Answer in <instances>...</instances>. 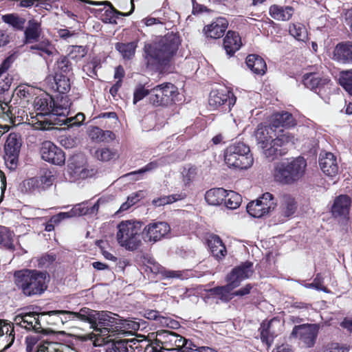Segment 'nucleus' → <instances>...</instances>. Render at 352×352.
I'll list each match as a JSON object with an SVG mask.
<instances>
[{"label": "nucleus", "instance_id": "obj_1", "mask_svg": "<svg viewBox=\"0 0 352 352\" xmlns=\"http://www.w3.org/2000/svg\"><path fill=\"white\" fill-rule=\"evenodd\" d=\"M14 282L25 296H41L47 289L49 276L45 272L26 269L14 272Z\"/></svg>", "mask_w": 352, "mask_h": 352}, {"label": "nucleus", "instance_id": "obj_2", "mask_svg": "<svg viewBox=\"0 0 352 352\" xmlns=\"http://www.w3.org/2000/svg\"><path fill=\"white\" fill-rule=\"evenodd\" d=\"M57 314H69L77 317L78 320L89 322L91 326L112 327L113 324H118L124 327H128L136 329L139 325L136 322L122 320L120 316L111 312H98L87 307L82 308L79 312L74 311H55Z\"/></svg>", "mask_w": 352, "mask_h": 352}, {"label": "nucleus", "instance_id": "obj_3", "mask_svg": "<svg viewBox=\"0 0 352 352\" xmlns=\"http://www.w3.org/2000/svg\"><path fill=\"white\" fill-rule=\"evenodd\" d=\"M180 40L179 36L168 33L160 40L145 46L146 58L148 64H163L168 61L177 52Z\"/></svg>", "mask_w": 352, "mask_h": 352}, {"label": "nucleus", "instance_id": "obj_4", "mask_svg": "<svg viewBox=\"0 0 352 352\" xmlns=\"http://www.w3.org/2000/svg\"><path fill=\"white\" fill-rule=\"evenodd\" d=\"M116 240L122 248L129 251L138 250L142 244V223L138 221H122L117 226Z\"/></svg>", "mask_w": 352, "mask_h": 352}, {"label": "nucleus", "instance_id": "obj_5", "mask_svg": "<svg viewBox=\"0 0 352 352\" xmlns=\"http://www.w3.org/2000/svg\"><path fill=\"white\" fill-rule=\"evenodd\" d=\"M224 158L229 167L241 169L251 167L254 162L249 147L242 142L229 146L225 151Z\"/></svg>", "mask_w": 352, "mask_h": 352}, {"label": "nucleus", "instance_id": "obj_6", "mask_svg": "<svg viewBox=\"0 0 352 352\" xmlns=\"http://www.w3.org/2000/svg\"><path fill=\"white\" fill-rule=\"evenodd\" d=\"M53 105V99L48 95L36 97L34 100V107L40 112L37 113L34 117L31 116L30 119L26 118L29 124H31L36 130H47L51 129V121L52 120H48L47 116L50 111H52ZM26 117H28L27 115Z\"/></svg>", "mask_w": 352, "mask_h": 352}, {"label": "nucleus", "instance_id": "obj_7", "mask_svg": "<svg viewBox=\"0 0 352 352\" xmlns=\"http://www.w3.org/2000/svg\"><path fill=\"white\" fill-rule=\"evenodd\" d=\"M252 274V263L251 262L243 263L232 270L226 276L228 284L217 288V290L221 294L229 293L233 289L239 287L243 280L250 278Z\"/></svg>", "mask_w": 352, "mask_h": 352}, {"label": "nucleus", "instance_id": "obj_8", "mask_svg": "<svg viewBox=\"0 0 352 352\" xmlns=\"http://www.w3.org/2000/svg\"><path fill=\"white\" fill-rule=\"evenodd\" d=\"M319 329L320 325L318 324L296 325L292 331L291 337L302 347L311 348L316 342Z\"/></svg>", "mask_w": 352, "mask_h": 352}, {"label": "nucleus", "instance_id": "obj_9", "mask_svg": "<svg viewBox=\"0 0 352 352\" xmlns=\"http://www.w3.org/2000/svg\"><path fill=\"white\" fill-rule=\"evenodd\" d=\"M276 203L272 194L265 192L247 205V212L253 217L261 218L273 211Z\"/></svg>", "mask_w": 352, "mask_h": 352}, {"label": "nucleus", "instance_id": "obj_10", "mask_svg": "<svg viewBox=\"0 0 352 352\" xmlns=\"http://www.w3.org/2000/svg\"><path fill=\"white\" fill-rule=\"evenodd\" d=\"M177 93L176 87L170 82L155 86L151 90L150 102L156 107L166 106L173 101V97Z\"/></svg>", "mask_w": 352, "mask_h": 352}, {"label": "nucleus", "instance_id": "obj_11", "mask_svg": "<svg viewBox=\"0 0 352 352\" xmlns=\"http://www.w3.org/2000/svg\"><path fill=\"white\" fill-rule=\"evenodd\" d=\"M274 135L276 138L271 141L270 147L264 151L265 156L270 160H274L283 155L285 152L280 148L289 144H293L296 140L292 133L285 130H280L278 134L274 133Z\"/></svg>", "mask_w": 352, "mask_h": 352}, {"label": "nucleus", "instance_id": "obj_12", "mask_svg": "<svg viewBox=\"0 0 352 352\" xmlns=\"http://www.w3.org/2000/svg\"><path fill=\"white\" fill-rule=\"evenodd\" d=\"M170 227L165 221H155L142 229V239L146 243H155L166 238L170 233Z\"/></svg>", "mask_w": 352, "mask_h": 352}, {"label": "nucleus", "instance_id": "obj_13", "mask_svg": "<svg viewBox=\"0 0 352 352\" xmlns=\"http://www.w3.org/2000/svg\"><path fill=\"white\" fill-rule=\"evenodd\" d=\"M156 342L161 344V348L164 350L179 349L186 344L185 338L175 333L162 330L156 333Z\"/></svg>", "mask_w": 352, "mask_h": 352}, {"label": "nucleus", "instance_id": "obj_14", "mask_svg": "<svg viewBox=\"0 0 352 352\" xmlns=\"http://www.w3.org/2000/svg\"><path fill=\"white\" fill-rule=\"evenodd\" d=\"M40 153L43 160L55 165L62 166L65 162L64 152L51 141L41 144Z\"/></svg>", "mask_w": 352, "mask_h": 352}, {"label": "nucleus", "instance_id": "obj_15", "mask_svg": "<svg viewBox=\"0 0 352 352\" xmlns=\"http://www.w3.org/2000/svg\"><path fill=\"white\" fill-rule=\"evenodd\" d=\"M46 314L47 313L40 314L37 312H22L15 316L14 321L16 325L27 330L41 332L43 330V327L41 324L40 318Z\"/></svg>", "mask_w": 352, "mask_h": 352}, {"label": "nucleus", "instance_id": "obj_16", "mask_svg": "<svg viewBox=\"0 0 352 352\" xmlns=\"http://www.w3.org/2000/svg\"><path fill=\"white\" fill-rule=\"evenodd\" d=\"M68 172L74 179H85L91 175L87 168L86 158L82 155H74L69 159Z\"/></svg>", "mask_w": 352, "mask_h": 352}, {"label": "nucleus", "instance_id": "obj_17", "mask_svg": "<svg viewBox=\"0 0 352 352\" xmlns=\"http://www.w3.org/2000/svg\"><path fill=\"white\" fill-rule=\"evenodd\" d=\"M283 327V322L276 318L263 322L261 325V338L263 342L268 346L271 345L274 338L281 331Z\"/></svg>", "mask_w": 352, "mask_h": 352}, {"label": "nucleus", "instance_id": "obj_18", "mask_svg": "<svg viewBox=\"0 0 352 352\" xmlns=\"http://www.w3.org/2000/svg\"><path fill=\"white\" fill-rule=\"evenodd\" d=\"M276 206L278 213L282 221L292 217L296 211L297 202L295 198L289 194H283L279 196Z\"/></svg>", "mask_w": 352, "mask_h": 352}, {"label": "nucleus", "instance_id": "obj_19", "mask_svg": "<svg viewBox=\"0 0 352 352\" xmlns=\"http://www.w3.org/2000/svg\"><path fill=\"white\" fill-rule=\"evenodd\" d=\"M319 165L322 172L327 176L333 177L338 173L339 167L337 158L332 153H320Z\"/></svg>", "mask_w": 352, "mask_h": 352}, {"label": "nucleus", "instance_id": "obj_20", "mask_svg": "<svg viewBox=\"0 0 352 352\" xmlns=\"http://www.w3.org/2000/svg\"><path fill=\"white\" fill-rule=\"evenodd\" d=\"M351 200L346 195H341L337 197L331 206V213L336 218L346 219L348 217L350 211Z\"/></svg>", "mask_w": 352, "mask_h": 352}, {"label": "nucleus", "instance_id": "obj_21", "mask_svg": "<svg viewBox=\"0 0 352 352\" xmlns=\"http://www.w3.org/2000/svg\"><path fill=\"white\" fill-rule=\"evenodd\" d=\"M93 329V334L96 338L94 341L95 344L98 346L103 345L110 342H115L113 336L117 334V329L111 328L112 327H99L97 325L91 326Z\"/></svg>", "mask_w": 352, "mask_h": 352}, {"label": "nucleus", "instance_id": "obj_22", "mask_svg": "<svg viewBox=\"0 0 352 352\" xmlns=\"http://www.w3.org/2000/svg\"><path fill=\"white\" fill-rule=\"evenodd\" d=\"M274 134V128L270 124L269 126L259 125L255 132V137L257 144L263 150L270 147V143Z\"/></svg>", "mask_w": 352, "mask_h": 352}, {"label": "nucleus", "instance_id": "obj_23", "mask_svg": "<svg viewBox=\"0 0 352 352\" xmlns=\"http://www.w3.org/2000/svg\"><path fill=\"white\" fill-rule=\"evenodd\" d=\"M228 22L223 17L217 18L210 24L206 25L204 31L208 37L219 38L221 37L228 28Z\"/></svg>", "mask_w": 352, "mask_h": 352}, {"label": "nucleus", "instance_id": "obj_24", "mask_svg": "<svg viewBox=\"0 0 352 352\" xmlns=\"http://www.w3.org/2000/svg\"><path fill=\"white\" fill-rule=\"evenodd\" d=\"M231 95L232 96V94L229 91L213 90L210 94L209 105L213 109H216L228 102V106L230 107L235 102V99L230 98Z\"/></svg>", "mask_w": 352, "mask_h": 352}, {"label": "nucleus", "instance_id": "obj_25", "mask_svg": "<svg viewBox=\"0 0 352 352\" xmlns=\"http://www.w3.org/2000/svg\"><path fill=\"white\" fill-rule=\"evenodd\" d=\"M296 124V120L292 115L287 111L276 113L271 116L270 125L273 128L293 127Z\"/></svg>", "mask_w": 352, "mask_h": 352}, {"label": "nucleus", "instance_id": "obj_26", "mask_svg": "<svg viewBox=\"0 0 352 352\" xmlns=\"http://www.w3.org/2000/svg\"><path fill=\"white\" fill-rule=\"evenodd\" d=\"M42 32L41 24L36 19H30L24 30L25 43H32L37 41Z\"/></svg>", "mask_w": 352, "mask_h": 352}, {"label": "nucleus", "instance_id": "obj_27", "mask_svg": "<svg viewBox=\"0 0 352 352\" xmlns=\"http://www.w3.org/2000/svg\"><path fill=\"white\" fill-rule=\"evenodd\" d=\"M242 45L239 34L234 31H228L223 39L224 49L229 56L233 55Z\"/></svg>", "mask_w": 352, "mask_h": 352}, {"label": "nucleus", "instance_id": "obj_28", "mask_svg": "<svg viewBox=\"0 0 352 352\" xmlns=\"http://www.w3.org/2000/svg\"><path fill=\"white\" fill-rule=\"evenodd\" d=\"M333 58L342 63L352 62V43H338L333 52Z\"/></svg>", "mask_w": 352, "mask_h": 352}, {"label": "nucleus", "instance_id": "obj_29", "mask_svg": "<svg viewBox=\"0 0 352 352\" xmlns=\"http://www.w3.org/2000/svg\"><path fill=\"white\" fill-rule=\"evenodd\" d=\"M287 163L278 164L274 170V177L275 180L283 184H291L295 182L292 175Z\"/></svg>", "mask_w": 352, "mask_h": 352}, {"label": "nucleus", "instance_id": "obj_30", "mask_svg": "<svg viewBox=\"0 0 352 352\" xmlns=\"http://www.w3.org/2000/svg\"><path fill=\"white\" fill-rule=\"evenodd\" d=\"M208 243L212 255L216 258L222 259L226 256L227 250L219 236L217 235L210 236L208 239Z\"/></svg>", "mask_w": 352, "mask_h": 352}, {"label": "nucleus", "instance_id": "obj_31", "mask_svg": "<svg viewBox=\"0 0 352 352\" xmlns=\"http://www.w3.org/2000/svg\"><path fill=\"white\" fill-rule=\"evenodd\" d=\"M294 10L290 6L273 5L270 8V16L278 21H288L292 16Z\"/></svg>", "mask_w": 352, "mask_h": 352}, {"label": "nucleus", "instance_id": "obj_32", "mask_svg": "<svg viewBox=\"0 0 352 352\" xmlns=\"http://www.w3.org/2000/svg\"><path fill=\"white\" fill-rule=\"evenodd\" d=\"M247 66L255 74L263 75L265 73L267 65L264 60L255 54H250L246 58Z\"/></svg>", "mask_w": 352, "mask_h": 352}, {"label": "nucleus", "instance_id": "obj_33", "mask_svg": "<svg viewBox=\"0 0 352 352\" xmlns=\"http://www.w3.org/2000/svg\"><path fill=\"white\" fill-rule=\"evenodd\" d=\"M3 23L11 27L14 30L22 31L24 30L26 20L16 13H10L1 16Z\"/></svg>", "mask_w": 352, "mask_h": 352}, {"label": "nucleus", "instance_id": "obj_34", "mask_svg": "<svg viewBox=\"0 0 352 352\" xmlns=\"http://www.w3.org/2000/svg\"><path fill=\"white\" fill-rule=\"evenodd\" d=\"M287 164L295 182L303 176L307 166L306 160L303 157H298Z\"/></svg>", "mask_w": 352, "mask_h": 352}, {"label": "nucleus", "instance_id": "obj_35", "mask_svg": "<svg viewBox=\"0 0 352 352\" xmlns=\"http://www.w3.org/2000/svg\"><path fill=\"white\" fill-rule=\"evenodd\" d=\"M226 197V190L223 188H212L205 195L206 202L212 206L220 205Z\"/></svg>", "mask_w": 352, "mask_h": 352}, {"label": "nucleus", "instance_id": "obj_36", "mask_svg": "<svg viewBox=\"0 0 352 352\" xmlns=\"http://www.w3.org/2000/svg\"><path fill=\"white\" fill-rule=\"evenodd\" d=\"M330 80L324 78H320L318 75L316 74H306L303 76V84L305 86L311 90L316 89L318 87L327 85Z\"/></svg>", "mask_w": 352, "mask_h": 352}, {"label": "nucleus", "instance_id": "obj_37", "mask_svg": "<svg viewBox=\"0 0 352 352\" xmlns=\"http://www.w3.org/2000/svg\"><path fill=\"white\" fill-rule=\"evenodd\" d=\"M54 182V176L51 173H45L39 179L30 178L27 180V185L32 188H41L45 190L52 186Z\"/></svg>", "mask_w": 352, "mask_h": 352}, {"label": "nucleus", "instance_id": "obj_38", "mask_svg": "<svg viewBox=\"0 0 352 352\" xmlns=\"http://www.w3.org/2000/svg\"><path fill=\"white\" fill-rule=\"evenodd\" d=\"M289 34L296 40L305 41L307 39V31L305 27L301 23H293L289 28Z\"/></svg>", "mask_w": 352, "mask_h": 352}, {"label": "nucleus", "instance_id": "obj_39", "mask_svg": "<svg viewBox=\"0 0 352 352\" xmlns=\"http://www.w3.org/2000/svg\"><path fill=\"white\" fill-rule=\"evenodd\" d=\"M67 113V109L55 107L54 104L52 107V111H50V113L47 115V118L48 120L51 119V126L56 124V121L57 120L56 116H58V122H66L69 119L66 118V115ZM52 128V126H51Z\"/></svg>", "mask_w": 352, "mask_h": 352}, {"label": "nucleus", "instance_id": "obj_40", "mask_svg": "<svg viewBox=\"0 0 352 352\" xmlns=\"http://www.w3.org/2000/svg\"><path fill=\"white\" fill-rule=\"evenodd\" d=\"M136 45L133 42L128 43H118L116 49L122 54L124 58H131L135 52Z\"/></svg>", "mask_w": 352, "mask_h": 352}, {"label": "nucleus", "instance_id": "obj_41", "mask_svg": "<svg viewBox=\"0 0 352 352\" xmlns=\"http://www.w3.org/2000/svg\"><path fill=\"white\" fill-rule=\"evenodd\" d=\"M54 81L56 90L60 94H65L70 89L69 79L64 74H55Z\"/></svg>", "mask_w": 352, "mask_h": 352}, {"label": "nucleus", "instance_id": "obj_42", "mask_svg": "<svg viewBox=\"0 0 352 352\" xmlns=\"http://www.w3.org/2000/svg\"><path fill=\"white\" fill-rule=\"evenodd\" d=\"M21 144L18 141L16 133H10L5 143L6 153H19Z\"/></svg>", "mask_w": 352, "mask_h": 352}, {"label": "nucleus", "instance_id": "obj_43", "mask_svg": "<svg viewBox=\"0 0 352 352\" xmlns=\"http://www.w3.org/2000/svg\"><path fill=\"white\" fill-rule=\"evenodd\" d=\"M226 206L229 209H236L241 205L242 199L239 194L226 190V197L223 199Z\"/></svg>", "mask_w": 352, "mask_h": 352}, {"label": "nucleus", "instance_id": "obj_44", "mask_svg": "<svg viewBox=\"0 0 352 352\" xmlns=\"http://www.w3.org/2000/svg\"><path fill=\"white\" fill-rule=\"evenodd\" d=\"M86 212L83 211L80 207H75L69 212H60L56 215L53 216L50 219V221L54 223H58L60 221L66 218H70L76 215L85 214Z\"/></svg>", "mask_w": 352, "mask_h": 352}, {"label": "nucleus", "instance_id": "obj_45", "mask_svg": "<svg viewBox=\"0 0 352 352\" xmlns=\"http://www.w3.org/2000/svg\"><path fill=\"white\" fill-rule=\"evenodd\" d=\"M339 83L352 96V70L342 72L339 77Z\"/></svg>", "mask_w": 352, "mask_h": 352}, {"label": "nucleus", "instance_id": "obj_46", "mask_svg": "<svg viewBox=\"0 0 352 352\" xmlns=\"http://www.w3.org/2000/svg\"><path fill=\"white\" fill-rule=\"evenodd\" d=\"M116 155V152L109 148L104 147L96 150L94 157L101 162H108L113 159Z\"/></svg>", "mask_w": 352, "mask_h": 352}, {"label": "nucleus", "instance_id": "obj_47", "mask_svg": "<svg viewBox=\"0 0 352 352\" xmlns=\"http://www.w3.org/2000/svg\"><path fill=\"white\" fill-rule=\"evenodd\" d=\"M30 49L40 51L41 52L39 54L41 56L45 54L49 56L56 52L54 46L48 41H43L38 44L32 45L30 47Z\"/></svg>", "mask_w": 352, "mask_h": 352}, {"label": "nucleus", "instance_id": "obj_48", "mask_svg": "<svg viewBox=\"0 0 352 352\" xmlns=\"http://www.w3.org/2000/svg\"><path fill=\"white\" fill-rule=\"evenodd\" d=\"M184 198L182 195H172L168 196H164L162 197L154 199L152 201V204L155 207H160L162 206H165L166 204H170L175 202L177 200H181Z\"/></svg>", "mask_w": 352, "mask_h": 352}, {"label": "nucleus", "instance_id": "obj_49", "mask_svg": "<svg viewBox=\"0 0 352 352\" xmlns=\"http://www.w3.org/2000/svg\"><path fill=\"white\" fill-rule=\"evenodd\" d=\"M55 74H67L72 71V64L67 57H61L55 65Z\"/></svg>", "mask_w": 352, "mask_h": 352}, {"label": "nucleus", "instance_id": "obj_50", "mask_svg": "<svg viewBox=\"0 0 352 352\" xmlns=\"http://www.w3.org/2000/svg\"><path fill=\"white\" fill-rule=\"evenodd\" d=\"M14 327L12 324L4 320V323H1V333L6 335V338L9 343L6 345V348H8L14 342V336L13 334Z\"/></svg>", "mask_w": 352, "mask_h": 352}, {"label": "nucleus", "instance_id": "obj_51", "mask_svg": "<svg viewBox=\"0 0 352 352\" xmlns=\"http://www.w3.org/2000/svg\"><path fill=\"white\" fill-rule=\"evenodd\" d=\"M87 53V50L83 46H72L69 53V57L77 62L85 57Z\"/></svg>", "mask_w": 352, "mask_h": 352}, {"label": "nucleus", "instance_id": "obj_52", "mask_svg": "<svg viewBox=\"0 0 352 352\" xmlns=\"http://www.w3.org/2000/svg\"><path fill=\"white\" fill-rule=\"evenodd\" d=\"M0 245H3L10 249L13 248L12 234L5 227H0Z\"/></svg>", "mask_w": 352, "mask_h": 352}, {"label": "nucleus", "instance_id": "obj_53", "mask_svg": "<svg viewBox=\"0 0 352 352\" xmlns=\"http://www.w3.org/2000/svg\"><path fill=\"white\" fill-rule=\"evenodd\" d=\"M148 95H151V91L146 89L142 84L137 85L133 91V103L135 104Z\"/></svg>", "mask_w": 352, "mask_h": 352}, {"label": "nucleus", "instance_id": "obj_54", "mask_svg": "<svg viewBox=\"0 0 352 352\" xmlns=\"http://www.w3.org/2000/svg\"><path fill=\"white\" fill-rule=\"evenodd\" d=\"M13 78L10 74L0 76V93L8 91L12 83Z\"/></svg>", "mask_w": 352, "mask_h": 352}, {"label": "nucleus", "instance_id": "obj_55", "mask_svg": "<svg viewBox=\"0 0 352 352\" xmlns=\"http://www.w3.org/2000/svg\"><path fill=\"white\" fill-rule=\"evenodd\" d=\"M126 342V340L116 341L113 344L108 347L106 352H127V348L125 345Z\"/></svg>", "mask_w": 352, "mask_h": 352}, {"label": "nucleus", "instance_id": "obj_56", "mask_svg": "<svg viewBox=\"0 0 352 352\" xmlns=\"http://www.w3.org/2000/svg\"><path fill=\"white\" fill-rule=\"evenodd\" d=\"M89 137L96 142H102V129L98 126H91L88 131Z\"/></svg>", "mask_w": 352, "mask_h": 352}, {"label": "nucleus", "instance_id": "obj_57", "mask_svg": "<svg viewBox=\"0 0 352 352\" xmlns=\"http://www.w3.org/2000/svg\"><path fill=\"white\" fill-rule=\"evenodd\" d=\"M142 22L146 26H152L154 25H160L163 26L166 23V19L162 18H155L148 16L142 19Z\"/></svg>", "mask_w": 352, "mask_h": 352}, {"label": "nucleus", "instance_id": "obj_58", "mask_svg": "<svg viewBox=\"0 0 352 352\" xmlns=\"http://www.w3.org/2000/svg\"><path fill=\"white\" fill-rule=\"evenodd\" d=\"M324 352H349V349L339 343L333 342L327 346Z\"/></svg>", "mask_w": 352, "mask_h": 352}, {"label": "nucleus", "instance_id": "obj_59", "mask_svg": "<svg viewBox=\"0 0 352 352\" xmlns=\"http://www.w3.org/2000/svg\"><path fill=\"white\" fill-rule=\"evenodd\" d=\"M19 153H6L5 160L10 169H14L18 162Z\"/></svg>", "mask_w": 352, "mask_h": 352}, {"label": "nucleus", "instance_id": "obj_60", "mask_svg": "<svg viewBox=\"0 0 352 352\" xmlns=\"http://www.w3.org/2000/svg\"><path fill=\"white\" fill-rule=\"evenodd\" d=\"M58 344L54 342H47L43 344L38 352H62Z\"/></svg>", "mask_w": 352, "mask_h": 352}, {"label": "nucleus", "instance_id": "obj_61", "mask_svg": "<svg viewBox=\"0 0 352 352\" xmlns=\"http://www.w3.org/2000/svg\"><path fill=\"white\" fill-rule=\"evenodd\" d=\"M305 287H307V288H314V289H316L317 290L326 291V288L324 287H323V285H322V279L318 276H317L315 278V279L314 280L313 283H309V284H306L305 285Z\"/></svg>", "mask_w": 352, "mask_h": 352}, {"label": "nucleus", "instance_id": "obj_62", "mask_svg": "<svg viewBox=\"0 0 352 352\" xmlns=\"http://www.w3.org/2000/svg\"><path fill=\"white\" fill-rule=\"evenodd\" d=\"M12 63V58L9 56L6 58L0 65V76L10 74L8 69Z\"/></svg>", "mask_w": 352, "mask_h": 352}, {"label": "nucleus", "instance_id": "obj_63", "mask_svg": "<svg viewBox=\"0 0 352 352\" xmlns=\"http://www.w3.org/2000/svg\"><path fill=\"white\" fill-rule=\"evenodd\" d=\"M162 274L165 278H183L184 272L182 271H174V270H163L161 272Z\"/></svg>", "mask_w": 352, "mask_h": 352}, {"label": "nucleus", "instance_id": "obj_64", "mask_svg": "<svg viewBox=\"0 0 352 352\" xmlns=\"http://www.w3.org/2000/svg\"><path fill=\"white\" fill-rule=\"evenodd\" d=\"M159 166V163L157 161H154L148 163L142 168H140L138 171H135L131 173V174H136V173H144L148 171H151L152 170L155 169Z\"/></svg>", "mask_w": 352, "mask_h": 352}]
</instances>
